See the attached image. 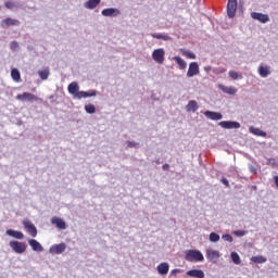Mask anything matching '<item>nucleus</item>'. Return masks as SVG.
<instances>
[{"label": "nucleus", "instance_id": "nucleus-1", "mask_svg": "<svg viewBox=\"0 0 278 278\" xmlns=\"http://www.w3.org/2000/svg\"><path fill=\"white\" fill-rule=\"evenodd\" d=\"M185 260L187 262H203L205 257L203 256V253H201V251L199 250H186Z\"/></svg>", "mask_w": 278, "mask_h": 278}, {"label": "nucleus", "instance_id": "nucleus-2", "mask_svg": "<svg viewBox=\"0 0 278 278\" xmlns=\"http://www.w3.org/2000/svg\"><path fill=\"white\" fill-rule=\"evenodd\" d=\"M9 247H11L12 251L18 255H23V253L27 251V244L21 241H10Z\"/></svg>", "mask_w": 278, "mask_h": 278}, {"label": "nucleus", "instance_id": "nucleus-3", "mask_svg": "<svg viewBox=\"0 0 278 278\" xmlns=\"http://www.w3.org/2000/svg\"><path fill=\"white\" fill-rule=\"evenodd\" d=\"M166 52L164 51V48H159L153 50L152 52V60L156 62V64H164Z\"/></svg>", "mask_w": 278, "mask_h": 278}, {"label": "nucleus", "instance_id": "nucleus-4", "mask_svg": "<svg viewBox=\"0 0 278 278\" xmlns=\"http://www.w3.org/2000/svg\"><path fill=\"white\" fill-rule=\"evenodd\" d=\"M66 251V243L52 244L49 249L51 255H62Z\"/></svg>", "mask_w": 278, "mask_h": 278}, {"label": "nucleus", "instance_id": "nucleus-5", "mask_svg": "<svg viewBox=\"0 0 278 278\" xmlns=\"http://www.w3.org/2000/svg\"><path fill=\"white\" fill-rule=\"evenodd\" d=\"M21 25V22L18 20H14L12 17H7L1 21L0 26L3 29H8V27H18Z\"/></svg>", "mask_w": 278, "mask_h": 278}, {"label": "nucleus", "instance_id": "nucleus-6", "mask_svg": "<svg viewBox=\"0 0 278 278\" xmlns=\"http://www.w3.org/2000/svg\"><path fill=\"white\" fill-rule=\"evenodd\" d=\"M218 126L223 129H240V122L223 121L218 123Z\"/></svg>", "mask_w": 278, "mask_h": 278}, {"label": "nucleus", "instance_id": "nucleus-7", "mask_svg": "<svg viewBox=\"0 0 278 278\" xmlns=\"http://www.w3.org/2000/svg\"><path fill=\"white\" fill-rule=\"evenodd\" d=\"M236 10H238V0H228L227 14L229 18L236 16Z\"/></svg>", "mask_w": 278, "mask_h": 278}, {"label": "nucleus", "instance_id": "nucleus-8", "mask_svg": "<svg viewBox=\"0 0 278 278\" xmlns=\"http://www.w3.org/2000/svg\"><path fill=\"white\" fill-rule=\"evenodd\" d=\"M24 228L28 233L33 237L36 238L38 236V229H36V226L28 219L23 222Z\"/></svg>", "mask_w": 278, "mask_h": 278}, {"label": "nucleus", "instance_id": "nucleus-9", "mask_svg": "<svg viewBox=\"0 0 278 278\" xmlns=\"http://www.w3.org/2000/svg\"><path fill=\"white\" fill-rule=\"evenodd\" d=\"M260 77L266 79L273 72L270 71V66L264 63H261L257 70Z\"/></svg>", "mask_w": 278, "mask_h": 278}, {"label": "nucleus", "instance_id": "nucleus-10", "mask_svg": "<svg viewBox=\"0 0 278 278\" xmlns=\"http://www.w3.org/2000/svg\"><path fill=\"white\" fill-rule=\"evenodd\" d=\"M102 16H109L115 18L116 16H121V10L116 8H108L101 11Z\"/></svg>", "mask_w": 278, "mask_h": 278}, {"label": "nucleus", "instance_id": "nucleus-11", "mask_svg": "<svg viewBox=\"0 0 278 278\" xmlns=\"http://www.w3.org/2000/svg\"><path fill=\"white\" fill-rule=\"evenodd\" d=\"M199 73H200L199 63L191 62L189 64L188 71H187V77H194V76L199 75Z\"/></svg>", "mask_w": 278, "mask_h": 278}, {"label": "nucleus", "instance_id": "nucleus-12", "mask_svg": "<svg viewBox=\"0 0 278 278\" xmlns=\"http://www.w3.org/2000/svg\"><path fill=\"white\" fill-rule=\"evenodd\" d=\"M16 100L17 101H38V97H36L34 93H29V92H24L22 94H17L16 96Z\"/></svg>", "mask_w": 278, "mask_h": 278}, {"label": "nucleus", "instance_id": "nucleus-13", "mask_svg": "<svg viewBox=\"0 0 278 278\" xmlns=\"http://www.w3.org/2000/svg\"><path fill=\"white\" fill-rule=\"evenodd\" d=\"M251 17L254 21H258L260 23H268V21H270V17L268 16V14H263L257 12H252Z\"/></svg>", "mask_w": 278, "mask_h": 278}, {"label": "nucleus", "instance_id": "nucleus-14", "mask_svg": "<svg viewBox=\"0 0 278 278\" xmlns=\"http://www.w3.org/2000/svg\"><path fill=\"white\" fill-rule=\"evenodd\" d=\"M28 244L29 247H31L33 251H35L36 253H42V251H45V248H42V244H40V242H38V240L36 239H29Z\"/></svg>", "mask_w": 278, "mask_h": 278}, {"label": "nucleus", "instance_id": "nucleus-15", "mask_svg": "<svg viewBox=\"0 0 278 278\" xmlns=\"http://www.w3.org/2000/svg\"><path fill=\"white\" fill-rule=\"evenodd\" d=\"M204 116L206 118H210V121H222L223 118V115L220 113L214 111H205Z\"/></svg>", "mask_w": 278, "mask_h": 278}, {"label": "nucleus", "instance_id": "nucleus-16", "mask_svg": "<svg viewBox=\"0 0 278 278\" xmlns=\"http://www.w3.org/2000/svg\"><path fill=\"white\" fill-rule=\"evenodd\" d=\"M67 90L70 94H73V97L77 99V94H79V85L76 81H73L68 85Z\"/></svg>", "mask_w": 278, "mask_h": 278}, {"label": "nucleus", "instance_id": "nucleus-17", "mask_svg": "<svg viewBox=\"0 0 278 278\" xmlns=\"http://www.w3.org/2000/svg\"><path fill=\"white\" fill-rule=\"evenodd\" d=\"M156 270L159 275H168V270H170V265L168 263L163 262L157 265Z\"/></svg>", "mask_w": 278, "mask_h": 278}, {"label": "nucleus", "instance_id": "nucleus-18", "mask_svg": "<svg viewBox=\"0 0 278 278\" xmlns=\"http://www.w3.org/2000/svg\"><path fill=\"white\" fill-rule=\"evenodd\" d=\"M188 277L205 278V273L202 269H190L187 271Z\"/></svg>", "mask_w": 278, "mask_h": 278}, {"label": "nucleus", "instance_id": "nucleus-19", "mask_svg": "<svg viewBox=\"0 0 278 278\" xmlns=\"http://www.w3.org/2000/svg\"><path fill=\"white\" fill-rule=\"evenodd\" d=\"M51 224L55 225L58 227V229H66V222H64L60 217H52L51 218Z\"/></svg>", "mask_w": 278, "mask_h": 278}, {"label": "nucleus", "instance_id": "nucleus-20", "mask_svg": "<svg viewBox=\"0 0 278 278\" xmlns=\"http://www.w3.org/2000/svg\"><path fill=\"white\" fill-rule=\"evenodd\" d=\"M88 97H97V90H89V91H79L77 93V99H88Z\"/></svg>", "mask_w": 278, "mask_h": 278}, {"label": "nucleus", "instance_id": "nucleus-21", "mask_svg": "<svg viewBox=\"0 0 278 278\" xmlns=\"http://www.w3.org/2000/svg\"><path fill=\"white\" fill-rule=\"evenodd\" d=\"M7 236H10L11 238H15L16 240H23V238H25V235H23L22 231L12 230V229L7 230Z\"/></svg>", "mask_w": 278, "mask_h": 278}, {"label": "nucleus", "instance_id": "nucleus-22", "mask_svg": "<svg viewBox=\"0 0 278 278\" xmlns=\"http://www.w3.org/2000/svg\"><path fill=\"white\" fill-rule=\"evenodd\" d=\"M220 257V254L216 250H207L206 251V258L210 260V262H216Z\"/></svg>", "mask_w": 278, "mask_h": 278}, {"label": "nucleus", "instance_id": "nucleus-23", "mask_svg": "<svg viewBox=\"0 0 278 278\" xmlns=\"http://www.w3.org/2000/svg\"><path fill=\"white\" fill-rule=\"evenodd\" d=\"M150 36L152 38H155L156 40H164L165 42H168V40H173L170 36L162 33H152Z\"/></svg>", "mask_w": 278, "mask_h": 278}, {"label": "nucleus", "instance_id": "nucleus-24", "mask_svg": "<svg viewBox=\"0 0 278 278\" xmlns=\"http://www.w3.org/2000/svg\"><path fill=\"white\" fill-rule=\"evenodd\" d=\"M101 3V0H88L84 3V8L86 10H94L99 4Z\"/></svg>", "mask_w": 278, "mask_h": 278}, {"label": "nucleus", "instance_id": "nucleus-25", "mask_svg": "<svg viewBox=\"0 0 278 278\" xmlns=\"http://www.w3.org/2000/svg\"><path fill=\"white\" fill-rule=\"evenodd\" d=\"M219 90H222V92H225V94H236V92H238V89H236V87H227L225 85H218Z\"/></svg>", "mask_w": 278, "mask_h": 278}, {"label": "nucleus", "instance_id": "nucleus-26", "mask_svg": "<svg viewBox=\"0 0 278 278\" xmlns=\"http://www.w3.org/2000/svg\"><path fill=\"white\" fill-rule=\"evenodd\" d=\"M249 131H250V134H253V136H258L261 138H266V136H267L266 131H264V130H262V129H260L257 127H253V126H251L249 128Z\"/></svg>", "mask_w": 278, "mask_h": 278}, {"label": "nucleus", "instance_id": "nucleus-27", "mask_svg": "<svg viewBox=\"0 0 278 278\" xmlns=\"http://www.w3.org/2000/svg\"><path fill=\"white\" fill-rule=\"evenodd\" d=\"M38 75L42 81H47V79H49V75H51V71L49 67H46L45 70H39Z\"/></svg>", "mask_w": 278, "mask_h": 278}, {"label": "nucleus", "instance_id": "nucleus-28", "mask_svg": "<svg viewBox=\"0 0 278 278\" xmlns=\"http://www.w3.org/2000/svg\"><path fill=\"white\" fill-rule=\"evenodd\" d=\"M187 112H197L199 110V103H197V100H191L186 105Z\"/></svg>", "mask_w": 278, "mask_h": 278}, {"label": "nucleus", "instance_id": "nucleus-29", "mask_svg": "<svg viewBox=\"0 0 278 278\" xmlns=\"http://www.w3.org/2000/svg\"><path fill=\"white\" fill-rule=\"evenodd\" d=\"M174 61L178 64L180 71H184L188 66V63L181 56H175Z\"/></svg>", "mask_w": 278, "mask_h": 278}, {"label": "nucleus", "instance_id": "nucleus-30", "mask_svg": "<svg viewBox=\"0 0 278 278\" xmlns=\"http://www.w3.org/2000/svg\"><path fill=\"white\" fill-rule=\"evenodd\" d=\"M11 77L13 81H21V72L17 68L11 71Z\"/></svg>", "mask_w": 278, "mask_h": 278}, {"label": "nucleus", "instance_id": "nucleus-31", "mask_svg": "<svg viewBox=\"0 0 278 278\" xmlns=\"http://www.w3.org/2000/svg\"><path fill=\"white\" fill-rule=\"evenodd\" d=\"M182 55L188 58L189 60H197V54L190 50H181Z\"/></svg>", "mask_w": 278, "mask_h": 278}, {"label": "nucleus", "instance_id": "nucleus-32", "mask_svg": "<svg viewBox=\"0 0 278 278\" xmlns=\"http://www.w3.org/2000/svg\"><path fill=\"white\" fill-rule=\"evenodd\" d=\"M230 257L233 264H236L237 266L240 265L241 261H240V254H238V252H231Z\"/></svg>", "mask_w": 278, "mask_h": 278}, {"label": "nucleus", "instance_id": "nucleus-33", "mask_svg": "<svg viewBox=\"0 0 278 278\" xmlns=\"http://www.w3.org/2000/svg\"><path fill=\"white\" fill-rule=\"evenodd\" d=\"M251 261L254 262V264H266L265 256H252Z\"/></svg>", "mask_w": 278, "mask_h": 278}, {"label": "nucleus", "instance_id": "nucleus-34", "mask_svg": "<svg viewBox=\"0 0 278 278\" xmlns=\"http://www.w3.org/2000/svg\"><path fill=\"white\" fill-rule=\"evenodd\" d=\"M85 111L87 114H94V112H97V106H94V104H86Z\"/></svg>", "mask_w": 278, "mask_h": 278}, {"label": "nucleus", "instance_id": "nucleus-35", "mask_svg": "<svg viewBox=\"0 0 278 278\" xmlns=\"http://www.w3.org/2000/svg\"><path fill=\"white\" fill-rule=\"evenodd\" d=\"M233 236H237L238 238H242L249 233L248 230H235L232 231Z\"/></svg>", "mask_w": 278, "mask_h": 278}, {"label": "nucleus", "instance_id": "nucleus-36", "mask_svg": "<svg viewBox=\"0 0 278 278\" xmlns=\"http://www.w3.org/2000/svg\"><path fill=\"white\" fill-rule=\"evenodd\" d=\"M220 240V236L216 232H211L210 233V241L211 242H218Z\"/></svg>", "mask_w": 278, "mask_h": 278}, {"label": "nucleus", "instance_id": "nucleus-37", "mask_svg": "<svg viewBox=\"0 0 278 278\" xmlns=\"http://www.w3.org/2000/svg\"><path fill=\"white\" fill-rule=\"evenodd\" d=\"M126 144L129 149H138V147H140V143L136 141H127Z\"/></svg>", "mask_w": 278, "mask_h": 278}, {"label": "nucleus", "instance_id": "nucleus-38", "mask_svg": "<svg viewBox=\"0 0 278 278\" xmlns=\"http://www.w3.org/2000/svg\"><path fill=\"white\" fill-rule=\"evenodd\" d=\"M222 240H225V242H233V237H231L229 233H226L222 236Z\"/></svg>", "mask_w": 278, "mask_h": 278}, {"label": "nucleus", "instance_id": "nucleus-39", "mask_svg": "<svg viewBox=\"0 0 278 278\" xmlns=\"http://www.w3.org/2000/svg\"><path fill=\"white\" fill-rule=\"evenodd\" d=\"M267 166H273V168H275L278 166V162H275V159H268Z\"/></svg>", "mask_w": 278, "mask_h": 278}, {"label": "nucleus", "instance_id": "nucleus-40", "mask_svg": "<svg viewBox=\"0 0 278 278\" xmlns=\"http://www.w3.org/2000/svg\"><path fill=\"white\" fill-rule=\"evenodd\" d=\"M229 77H231V79H239L240 74H238V72H236V71H230Z\"/></svg>", "mask_w": 278, "mask_h": 278}, {"label": "nucleus", "instance_id": "nucleus-41", "mask_svg": "<svg viewBox=\"0 0 278 278\" xmlns=\"http://www.w3.org/2000/svg\"><path fill=\"white\" fill-rule=\"evenodd\" d=\"M10 49L11 51H16V49H18V41H12L10 43Z\"/></svg>", "mask_w": 278, "mask_h": 278}, {"label": "nucleus", "instance_id": "nucleus-42", "mask_svg": "<svg viewBox=\"0 0 278 278\" xmlns=\"http://www.w3.org/2000/svg\"><path fill=\"white\" fill-rule=\"evenodd\" d=\"M5 8H8V10H12V8H14V2L13 1H7L4 3Z\"/></svg>", "mask_w": 278, "mask_h": 278}, {"label": "nucleus", "instance_id": "nucleus-43", "mask_svg": "<svg viewBox=\"0 0 278 278\" xmlns=\"http://www.w3.org/2000/svg\"><path fill=\"white\" fill-rule=\"evenodd\" d=\"M178 273H181L180 269H173L170 273H169V277H177Z\"/></svg>", "mask_w": 278, "mask_h": 278}, {"label": "nucleus", "instance_id": "nucleus-44", "mask_svg": "<svg viewBox=\"0 0 278 278\" xmlns=\"http://www.w3.org/2000/svg\"><path fill=\"white\" fill-rule=\"evenodd\" d=\"M249 170H250V173H252L253 175L257 174V168H255V166H253V165H250V166H249Z\"/></svg>", "mask_w": 278, "mask_h": 278}, {"label": "nucleus", "instance_id": "nucleus-45", "mask_svg": "<svg viewBox=\"0 0 278 278\" xmlns=\"http://www.w3.org/2000/svg\"><path fill=\"white\" fill-rule=\"evenodd\" d=\"M222 184H224V186H226V188H229V180L227 178L223 177Z\"/></svg>", "mask_w": 278, "mask_h": 278}, {"label": "nucleus", "instance_id": "nucleus-46", "mask_svg": "<svg viewBox=\"0 0 278 278\" xmlns=\"http://www.w3.org/2000/svg\"><path fill=\"white\" fill-rule=\"evenodd\" d=\"M163 170H168V168H170V165H168V163L163 164L162 166Z\"/></svg>", "mask_w": 278, "mask_h": 278}, {"label": "nucleus", "instance_id": "nucleus-47", "mask_svg": "<svg viewBox=\"0 0 278 278\" xmlns=\"http://www.w3.org/2000/svg\"><path fill=\"white\" fill-rule=\"evenodd\" d=\"M204 71L205 73H210V71H212V66L210 65L204 66Z\"/></svg>", "mask_w": 278, "mask_h": 278}, {"label": "nucleus", "instance_id": "nucleus-48", "mask_svg": "<svg viewBox=\"0 0 278 278\" xmlns=\"http://www.w3.org/2000/svg\"><path fill=\"white\" fill-rule=\"evenodd\" d=\"M155 164H162V161L160 159H155Z\"/></svg>", "mask_w": 278, "mask_h": 278}, {"label": "nucleus", "instance_id": "nucleus-49", "mask_svg": "<svg viewBox=\"0 0 278 278\" xmlns=\"http://www.w3.org/2000/svg\"><path fill=\"white\" fill-rule=\"evenodd\" d=\"M253 188H254V190H255V188H257V187L254 186Z\"/></svg>", "mask_w": 278, "mask_h": 278}]
</instances>
